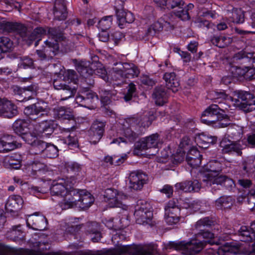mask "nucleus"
I'll use <instances>...</instances> for the list:
<instances>
[{"instance_id":"nucleus-1","label":"nucleus","mask_w":255,"mask_h":255,"mask_svg":"<svg viewBox=\"0 0 255 255\" xmlns=\"http://www.w3.org/2000/svg\"><path fill=\"white\" fill-rule=\"evenodd\" d=\"M0 29L3 33L15 32L19 34L27 44L30 45L36 39H40L45 30L41 27L35 28L32 31L28 30L23 24L17 22L3 21L0 23Z\"/></svg>"},{"instance_id":"nucleus-2","label":"nucleus","mask_w":255,"mask_h":255,"mask_svg":"<svg viewBox=\"0 0 255 255\" xmlns=\"http://www.w3.org/2000/svg\"><path fill=\"white\" fill-rule=\"evenodd\" d=\"M118 133L122 135L115 138L111 143H120L121 142L132 143L139 137L141 131L137 126V120L134 118H129L122 121L119 124Z\"/></svg>"},{"instance_id":"nucleus-3","label":"nucleus","mask_w":255,"mask_h":255,"mask_svg":"<svg viewBox=\"0 0 255 255\" xmlns=\"http://www.w3.org/2000/svg\"><path fill=\"white\" fill-rule=\"evenodd\" d=\"M225 110L216 104L209 106L202 113L201 119L203 123L212 126L215 128L227 127L229 123H225L223 120L228 118L225 114Z\"/></svg>"},{"instance_id":"nucleus-4","label":"nucleus","mask_w":255,"mask_h":255,"mask_svg":"<svg viewBox=\"0 0 255 255\" xmlns=\"http://www.w3.org/2000/svg\"><path fill=\"white\" fill-rule=\"evenodd\" d=\"M92 195L84 190H71V194L68 195L65 200L62 209L66 210L73 206H77L82 209L88 208L94 202Z\"/></svg>"},{"instance_id":"nucleus-5","label":"nucleus","mask_w":255,"mask_h":255,"mask_svg":"<svg viewBox=\"0 0 255 255\" xmlns=\"http://www.w3.org/2000/svg\"><path fill=\"white\" fill-rule=\"evenodd\" d=\"M118 67L113 68L112 78L115 81L124 83L126 78L137 77L139 74L137 67L132 63H117Z\"/></svg>"},{"instance_id":"nucleus-6","label":"nucleus","mask_w":255,"mask_h":255,"mask_svg":"<svg viewBox=\"0 0 255 255\" xmlns=\"http://www.w3.org/2000/svg\"><path fill=\"white\" fill-rule=\"evenodd\" d=\"M234 96L236 104L245 112L249 113L255 110V90L253 93L244 91H235Z\"/></svg>"},{"instance_id":"nucleus-7","label":"nucleus","mask_w":255,"mask_h":255,"mask_svg":"<svg viewBox=\"0 0 255 255\" xmlns=\"http://www.w3.org/2000/svg\"><path fill=\"white\" fill-rule=\"evenodd\" d=\"M174 19V15L172 13L164 14L147 29L146 36H153L163 29L166 31L173 29L175 24Z\"/></svg>"},{"instance_id":"nucleus-8","label":"nucleus","mask_w":255,"mask_h":255,"mask_svg":"<svg viewBox=\"0 0 255 255\" xmlns=\"http://www.w3.org/2000/svg\"><path fill=\"white\" fill-rule=\"evenodd\" d=\"M149 205L146 202H138L135 206L134 216L135 222L139 225L150 224L153 217L152 212L149 208Z\"/></svg>"},{"instance_id":"nucleus-9","label":"nucleus","mask_w":255,"mask_h":255,"mask_svg":"<svg viewBox=\"0 0 255 255\" xmlns=\"http://www.w3.org/2000/svg\"><path fill=\"white\" fill-rule=\"evenodd\" d=\"M49 108L44 102H38L25 108L24 114L32 121H35L39 118L47 115Z\"/></svg>"},{"instance_id":"nucleus-10","label":"nucleus","mask_w":255,"mask_h":255,"mask_svg":"<svg viewBox=\"0 0 255 255\" xmlns=\"http://www.w3.org/2000/svg\"><path fill=\"white\" fill-rule=\"evenodd\" d=\"M95 63L89 61H81L76 64V69L82 77L83 81L89 86L94 84L93 75L95 72Z\"/></svg>"},{"instance_id":"nucleus-11","label":"nucleus","mask_w":255,"mask_h":255,"mask_svg":"<svg viewBox=\"0 0 255 255\" xmlns=\"http://www.w3.org/2000/svg\"><path fill=\"white\" fill-rule=\"evenodd\" d=\"M254 53L249 52L246 49H245L236 53L232 58V61L235 64H252L250 66V71L253 78H255V56Z\"/></svg>"},{"instance_id":"nucleus-12","label":"nucleus","mask_w":255,"mask_h":255,"mask_svg":"<svg viewBox=\"0 0 255 255\" xmlns=\"http://www.w3.org/2000/svg\"><path fill=\"white\" fill-rule=\"evenodd\" d=\"M115 8L118 23L121 28H123L127 23H131L134 20L133 14L130 11H126L124 9V1L116 0Z\"/></svg>"},{"instance_id":"nucleus-13","label":"nucleus","mask_w":255,"mask_h":255,"mask_svg":"<svg viewBox=\"0 0 255 255\" xmlns=\"http://www.w3.org/2000/svg\"><path fill=\"white\" fill-rule=\"evenodd\" d=\"M104 196L110 207H119L125 210L128 209V206L120 200L123 197L126 198V196L119 194L117 190L108 188L105 190Z\"/></svg>"},{"instance_id":"nucleus-14","label":"nucleus","mask_w":255,"mask_h":255,"mask_svg":"<svg viewBox=\"0 0 255 255\" xmlns=\"http://www.w3.org/2000/svg\"><path fill=\"white\" fill-rule=\"evenodd\" d=\"M220 146L223 153H236L238 155L242 154L243 146L240 141H233L224 138L221 141Z\"/></svg>"},{"instance_id":"nucleus-15","label":"nucleus","mask_w":255,"mask_h":255,"mask_svg":"<svg viewBox=\"0 0 255 255\" xmlns=\"http://www.w3.org/2000/svg\"><path fill=\"white\" fill-rule=\"evenodd\" d=\"M26 224L35 230L43 231L46 228L47 220L43 215L35 213L28 216Z\"/></svg>"},{"instance_id":"nucleus-16","label":"nucleus","mask_w":255,"mask_h":255,"mask_svg":"<svg viewBox=\"0 0 255 255\" xmlns=\"http://www.w3.org/2000/svg\"><path fill=\"white\" fill-rule=\"evenodd\" d=\"M18 114L17 106L11 101L0 99V116L11 118Z\"/></svg>"},{"instance_id":"nucleus-17","label":"nucleus","mask_w":255,"mask_h":255,"mask_svg":"<svg viewBox=\"0 0 255 255\" xmlns=\"http://www.w3.org/2000/svg\"><path fill=\"white\" fill-rule=\"evenodd\" d=\"M160 136L158 133L152 134L138 142L136 148L140 150H146L150 148H156L160 143Z\"/></svg>"},{"instance_id":"nucleus-18","label":"nucleus","mask_w":255,"mask_h":255,"mask_svg":"<svg viewBox=\"0 0 255 255\" xmlns=\"http://www.w3.org/2000/svg\"><path fill=\"white\" fill-rule=\"evenodd\" d=\"M175 187L177 190H182L184 192H198L201 188V184L198 180H186L175 184Z\"/></svg>"},{"instance_id":"nucleus-19","label":"nucleus","mask_w":255,"mask_h":255,"mask_svg":"<svg viewBox=\"0 0 255 255\" xmlns=\"http://www.w3.org/2000/svg\"><path fill=\"white\" fill-rule=\"evenodd\" d=\"M23 204V200L19 195H12L8 198L5 205L7 212L15 213L20 210Z\"/></svg>"},{"instance_id":"nucleus-20","label":"nucleus","mask_w":255,"mask_h":255,"mask_svg":"<svg viewBox=\"0 0 255 255\" xmlns=\"http://www.w3.org/2000/svg\"><path fill=\"white\" fill-rule=\"evenodd\" d=\"M42 28H43V27ZM43 29L46 31L45 33L41 35L40 39L38 38L35 40H36L35 44V46L38 45V42L41 39L42 36L46 34L47 31L49 37H51L52 39L54 40L55 41L54 42L58 43V42H61L62 45H65V43H66V38L64 36L63 31L59 27H49L47 28V30L44 28Z\"/></svg>"},{"instance_id":"nucleus-21","label":"nucleus","mask_w":255,"mask_h":255,"mask_svg":"<svg viewBox=\"0 0 255 255\" xmlns=\"http://www.w3.org/2000/svg\"><path fill=\"white\" fill-rule=\"evenodd\" d=\"M168 95V89L162 85L156 87L152 94L155 104L158 106H163L167 103Z\"/></svg>"},{"instance_id":"nucleus-22","label":"nucleus","mask_w":255,"mask_h":255,"mask_svg":"<svg viewBox=\"0 0 255 255\" xmlns=\"http://www.w3.org/2000/svg\"><path fill=\"white\" fill-rule=\"evenodd\" d=\"M22 157L18 153L12 154L4 157L3 159L4 167L8 169H17L21 166Z\"/></svg>"},{"instance_id":"nucleus-23","label":"nucleus","mask_w":255,"mask_h":255,"mask_svg":"<svg viewBox=\"0 0 255 255\" xmlns=\"http://www.w3.org/2000/svg\"><path fill=\"white\" fill-rule=\"evenodd\" d=\"M67 11L64 0H56L53 8L54 19L58 20H64L67 16Z\"/></svg>"},{"instance_id":"nucleus-24","label":"nucleus","mask_w":255,"mask_h":255,"mask_svg":"<svg viewBox=\"0 0 255 255\" xmlns=\"http://www.w3.org/2000/svg\"><path fill=\"white\" fill-rule=\"evenodd\" d=\"M71 190L68 191L67 188L62 183L53 184L50 188V193L52 196H57L63 197V199L60 201V205L62 208V205L64 204L65 200L68 195L71 194Z\"/></svg>"},{"instance_id":"nucleus-25","label":"nucleus","mask_w":255,"mask_h":255,"mask_svg":"<svg viewBox=\"0 0 255 255\" xmlns=\"http://www.w3.org/2000/svg\"><path fill=\"white\" fill-rule=\"evenodd\" d=\"M202 157V155L198 150L192 148L187 154L186 161L191 167L196 168L201 164Z\"/></svg>"},{"instance_id":"nucleus-26","label":"nucleus","mask_w":255,"mask_h":255,"mask_svg":"<svg viewBox=\"0 0 255 255\" xmlns=\"http://www.w3.org/2000/svg\"><path fill=\"white\" fill-rule=\"evenodd\" d=\"M163 79L166 82V87L173 93L177 92L180 89V84L174 72L165 73Z\"/></svg>"},{"instance_id":"nucleus-27","label":"nucleus","mask_w":255,"mask_h":255,"mask_svg":"<svg viewBox=\"0 0 255 255\" xmlns=\"http://www.w3.org/2000/svg\"><path fill=\"white\" fill-rule=\"evenodd\" d=\"M105 124L104 122L98 121H95L90 128L91 134L93 133V142L95 143L99 141L103 136L105 131Z\"/></svg>"},{"instance_id":"nucleus-28","label":"nucleus","mask_w":255,"mask_h":255,"mask_svg":"<svg viewBox=\"0 0 255 255\" xmlns=\"http://www.w3.org/2000/svg\"><path fill=\"white\" fill-rule=\"evenodd\" d=\"M28 168L31 170L33 175L37 176H42L49 171L46 165L37 160L30 162L28 164Z\"/></svg>"},{"instance_id":"nucleus-29","label":"nucleus","mask_w":255,"mask_h":255,"mask_svg":"<svg viewBox=\"0 0 255 255\" xmlns=\"http://www.w3.org/2000/svg\"><path fill=\"white\" fill-rule=\"evenodd\" d=\"M53 116L55 119L60 121H72L73 123H75L74 116L72 113L69 111L67 110L64 107L54 108L53 110Z\"/></svg>"},{"instance_id":"nucleus-30","label":"nucleus","mask_w":255,"mask_h":255,"mask_svg":"<svg viewBox=\"0 0 255 255\" xmlns=\"http://www.w3.org/2000/svg\"><path fill=\"white\" fill-rule=\"evenodd\" d=\"M234 200L231 196L224 195L218 198L215 202V206L218 210L231 209Z\"/></svg>"},{"instance_id":"nucleus-31","label":"nucleus","mask_w":255,"mask_h":255,"mask_svg":"<svg viewBox=\"0 0 255 255\" xmlns=\"http://www.w3.org/2000/svg\"><path fill=\"white\" fill-rule=\"evenodd\" d=\"M210 41L211 43L219 48H224L232 42L231 37L223 35L214 34L211 36Z\"/></svg>"},{"instance_id":"nucleus-32","label":"nucleus","mask_w":255,"mask_h":255,"mask_svg":"<svg viewBox=\"0 0 255 255\" xmlns=\"http://www.w3.org/2000/svg\"><path fill=\"white\" fill-rule=\"evenodd\" d=\"M180 218V209H175L172 211H165L164 219L169 225H176L179 222Z\"/></svg>"},{"instance_id":"nucleus-33","label":"nucleus","mask_w":255,"mask_h":255,"mask_svg":"<svg viewBox=\"0 0 255 255\" xmlns=\"http://www.w3.org/2000/svg\"><path fill=\"white\" fill-rule=\"evenodd\" d=\"M196 140L202 147H208L210 144H214L217 141V137L202 133L196 138Z\"/></svg>"},{"instance_id":"nucleus-34","label":"nucleus","mask_w":255,"mask_h":255,"mask_svg":"<svg viewBox=\"0 0 255 255\" xmlns=\"http://www.w3.org/2000/svg\"><path fill=\"white\" fill-rule=\"evenodd\" d=\"M42 47L48 59H51L56 55L59 48L58 43L52 42L48 40L45 41V45Z\"/></svg>"},{"instance_id":"nucleus-35","label":"nucleus","mask_w":255,"mask_h":255,"mask_svg":"<svg viewBox=\"0 0 255 255\" xmlns=\"http://www.w3.org/2000/svg\"><path fill=\"white\" fill-rule=\"evenodd\" d=\"M155 117L152 112H147L144 113L140 116L139 119H137V126H138V128L140 127L143 128L148 127L151 125L152 122L155 120Z\"/></svg>"},{"instance_id":"nucleus-36","label":"nucleus","mask_w":255,"mask_h":255,"mask_svg":"<svg viewBox=\"0 0 255 255\" xmlns=\"http://www.w3.org/2000/svg\"><path fill=\"white\" fill-rule=\"evenodd\" d=\"M238 235L241 236V241L250 242L255 240V232H251L246 226H242L238 231Z\"/></svg>"},{"instance_id":"nucleus-37","label":"nucleus","mask_w":255,"mask_h":255,"mask_svg":"<svg viewBox=\"0 0 255 255\" xmlns=\"http://www.w3.org/2000/svg\"><path fill=\"white\" fill-rule=\"evenodd\" d=\"M47 143L43 140L38 139H35L31 143L30 152L32 154L44 153Z\"/></svg>"},{"instance_id":"nucleus-38","label":"nucleus","mask_w":255,"mask_h":255,"mask_svg":"<svg viewBox=\"0 0 255 255\" xmlns=\"http://www.w3.org/2000/svg\"><path fill=\"white\" fill-rule=\"evenodd\" d=\"M223 164L216 160L210 161L206 165L205 169L208 171L207 174H220L222 170Z\"/></svg>"},{"instance_id":"nucleus-39","label":"nucleus","mask_w":255,"mask_h":255,"mask_svg":"<svg viewBox=\"0 0 255 255\" xmlns=\"http://www.w3.org/2000/svg\"><path fill=\"white\" fill-rule=\"evenodd\" d=\"M220 174H206V176L207 179H204L203 181H207V184L208 185L212 186L216 184L217 185H223V182L226 176L219 175Z\"/></svg>"},{"instance_id":"nucleus-40","label":"nucleus","mask_w":255,"mask_h":255,"mask_svg":"<svg viewBox=\"0 0 255 255\" xmlns=\"http://www.w3.org/2000/svg\"><path fill=\"white\" fill-rule=\"evenodd\" d=\"M99 225L95 222L91 223L88 227L87 232L89 234L94 235L91 237V240L94 243L98 242L101 238V234L99 231Z\"/></svg>"},{"instance_id":"nucleus-41","label":"nucleus","mask_w":255,"mask_h":255,"mask_svg":"<svg viewBox=\"0 0 255 255\" xmlns=\"http://www.w3.org/2000/svg\"><path fill=\"white\" fill-rule=\"evenodd\" d=\"M129 179H133V180H134L133 182L140 181L146 184L148 177L147 174L145 172L141 170H136L132 171L130 173Z\"/></svg>"},{"instance_id":"nucleus-42","label":"nucleus","mask_w":255,"mask_h":255,"mask_svg":"<svg viewBox=\"0 0 255 255\" xmlns=\"http://www.w3.org/2000/svg\"><path fill=\"white\" fill-rule=\"evenodd\" d=\"M13 48V42L7 37H0V52L10 51Z\"/></svg>"},{"instance_id":"nucleus-43","label":"nucleus","mask_w":255,"mask_h":255,"mask_svg":"<svg viewBox=\"0 0 255 255\" xmlns=\"http://www.w3.org/2000/svg\"><path fill=\"white\" fill-rule=\"evenodd\" d=\"M243 67L238 66H233L231 68V72L233 76L236 78L244 76L245 74L249 72L250 65L244 64Z\"/></svg>"},{"instance_id":"nucleus-44","label":"nucleus","mask_w":255,"mask_h":255,"mask_svg":"<svg viewBox=\"0 0 255 255\" xmlns=\"http://www.w3.org/2000/svg\"><path fill=\"white\" fill-rule=\"evenodd\" d=\"M54 124L52 122H43L40 124L39 132L45 135H50L54 131Z\"/></svg>"},{"instance_id":"nucleus-45","label":"nucleus","mask_w":255,"mask_h":255,"mask_svg":"<svg viewBox=\"0 0 255 255\" xmlns=\"http://www.w3.org/2000/svg\"><path fill=\"white\" fill-rule=\"evenodd\" d=\"M76 90L75 88L70 85H67L65 87L61 90L60 96L61 101H65L74 96L76 93Z\"/></svg>"},{"instance_id":"nucleus-46","label":"nucleus","mask_w":255,"mask_h":255,"mask_svg":"<svg viewBox=\"0 0 255 255\" xmlns=\"http://www.w3.org/2000/svg\"><path fill=\"white\" fill-rule=\"evenodd\" d=\"M244 12L241 9H233L230 17L234 23H241L244 21Z\"/></svg>"},{"instance_id":"nucleus-47","label":"nucleus","mask_w":255,"mask_h":255,"mask_svg":"<svg viewBox=\"0 0 255 255\" xmlns=\"http://www.w3.org/2000/svg\"><path fill=\"white\" fill-rule=\"evenodd\" d=\"M113 21V16H106L98 21V27L102 31H105L110 28Z\"/></svg>"},{"instance_id":"nucleus-48","label":"nucleus","mask_w":255,"mask_h":255,"mask_svg":"<svg viewBox=\"0 0 255 255\" xmlns=\"http://www.w3.org/2000/svg\"><path fill=\"white\" fill-rule=\"evenodd\" d=\"M26 123L23 120L19 119L14 122L12 125L14 131L17 134H24L25 132Z\"/></svg>"},{"instance_id":"nucleus-49","label":"nucleus","mask_w":255,"mask_h":255,"mask_svg":"<svg viewBox=\"0 0 255 255\" xmlns=\"http://www.w3.org/2000/svg\"><path fill=\"white\" fill-rule=\"evenodd\" d=\"M44 154L47 158H55L58 155V149L54 145L47 143Z\"/></svg>"},{"instance_id":"nucleus-50","label":"nucleus","mask_w":255,"mask_h":255,"mask_svg":"<svg viewBox=\"0 0 255 255\" xmlns=\"http://www.w3.org/2000/svg\"><path fill=\"white\" fill-rule=\"evenodd\" d=\"M18 143L15 140L14 138L10 135L6 136L5 146V152L12 150L18 147Z\"/></svg>"},{"instance_id":"nucleus-51","label":"nucleus","mask_w":255,"mask_h":255,"mask_svg":"<svg viewBox=\"0 0 255 255\" xmlns=\"http://www.w3.org/2000/svg\"><path fill=\"white\" fill-rule=\"evenodd\" d=\"M196 26L199 28L208 29L213 27V24L209 20L202 17H198L195 20Z\"/></svg>"},{"instance_id":"nucleus-52","label":"nucleus","mask_w":255,"mask_h":255,"mask_svg":"<svg viewBox=\"0 0 255 255\" xmlns=\"http://www.w3.org/2000/svg\"><path fill=\"white\" fill-rule=\"evenodd\" d=\"M65 143L67 144L70 148H75L78 146V138L73 133L70 134L65 139Z\"/></svg>"},{"instance_id":"nucleus-53","label":"nucleus","mask_w":255,"mask_h":255,"mask_svg":"<svg viewBox=\"0 0 255 255\" xmlns=\"http://www.w3.org/2000/svg\"><path fill=\"white\" fill-rule=\"evenodd\" d=\"M20 62L18 64L19 67L24 69L31 67L33 66V60L27 56L19 57Z\"/></svg>"},{"instance_id":"nucleus-54","label":"nucleus","mask_w":255,"mask_h":255,"mask_svg":"<svg viewBox=\"0 0 255 255\" xmlns=\"http://www.w3.org/2000/svg\"><path fill=\"white\" fill-rule=\"evenodd\" d=\"M136 91L135 85L130 83L128 87V91L124 97L125 101L128 102L131 100Z\"/></svg>"},{"instance_id":"nucleus-55","label":"nucleus","mask_w":255,"mask_h":255,"mask_svg":"<svg viewBox=\"0 0 255 255\" xmlns=\"http://www.w3.org/2000/svg\"><path fill=\"white\" fill-rule=\"evenodd\" d=\"M58 77L59 78V79H54L53 81V86L54 88L56 90H61L64 87H65L67 85L66 84V81L64 80L63 79H62L61 72H60L58 74Z\"/></svg>"},{"instance_id":"nucleus-56","label":"nucleus","mask_w":255,"mask_h":255,"mask_svg":"<svg viewBox=\"0 0 255 255\" xmlns=\"http://www.w3.org/2000/svg\"><path fill=\"white\" fill-rule=\"evenodd\" d=\"M62 76L64 80L73 83L76 82L77 78L75 71L72 70H68L64 74H62Z\"/></svg>"},{"instance_id":"nucleus-57","label":"nucleus","mask_w":255,"mask_h":255,"mask_svg":"<svg viewBox=\"0 0 255 255\" xmlns=\"http://www.w3.org/2000/svg\"><path fill=\"white\" fill-rule=\"evenodd\" d=\"M16 89H17V91H18V94H22L23 93H24L26 91H29L32 92V94L35 93L36 91L38 89V87L37 84H31L29 86H25L23 88H22V89H21L20 88L18 87H16L15 89H14V90H16Z\"/></svg>"},{"instance_id":"nucleus-58","label":"nucleus","mask_w":255,"mask_h":255,"mask_svg":"<svg viewBox=\"0 0 255 255\" xmlns=\"http://www.w3.org/2000/svg\"><path fill=\"white\" fill-rule=\"evenodd\" d=\"M85 102L87 105V107L89 108L90 104L94 102L95 101H97L98 98L97 95L92 92H88L85 93Z\"/></svg>"},{"instance_id":"nucleus-59","label":"nucleus","mask_w":255,"mask_h":255,"mask_svg":"<svg viewBox=\"0 0 255 255\" xmlns=\"http://www.w3.org/2000/svg\"><path fill=\"white\" fill-rule=\"evenodd\" d=\"M123 37V34L120 31H115L111 33L110 36V42H113L115 45L118 44L122 38Z\"/></svg>"},{"instance_id":"nucleus-60","label":"nucleus","mask_w":255,"mask_h":255,"mask_svg":"<svg viewBox=\"0 0 255 255\" xmlns=\"http://www.w3.org/2000/svg\"><path fill=\"white\" fill-rule=\"evenodd\" d=\"M184 4L183 0H167L165 5L168 8H173L175 7H180Z\"/></svg>"},{"instance_id":"nucleus-61","label":"nucleus","mask_w":255,"mask_h":255,"mask_svg":"<svg viewBox=\"0 0 255 255\" xmlns=\"http://www.w3.org/2000/svg\"><path fill=\"white\" fill-rule=\"evenodd\" d=\"M174 51L178 52L184 62L187 63L190 61L191 56L188 52L182 51L178 48H175Z\"/></svg>"},{"instance_id":"nucleus-62","label":"nucleus","mask_w":255,"mask_h":255,"mask_svg":"<svg viewBox=\"0 0 255 255\" xmlns=\"http://www.w3.org/2000/svg\"><path fill=\"white\" fill-rule=\"evenodd\" d=\"M3 2L6 5L7 10H10L13 8L19 10V8L21 7L19 3L13 1V0H3Z\"/></svg>"},{"instance_id":"nucleus-63","label":"nucleus","mask_w":255,"mask_h":255,"mask_svg":"<svg viewBox=\"0 0 255 255\" xmlns=\"http://www.w3.org/2000/svg\"><path fill=\"white\" fill-rule=\"evenodd\" d=\"M134 180L133 179H129V188L134 190H139L142 188L143 185L146 183H143L140 181H136V182H133Z\"/></svg>"},{"instance_id":"nucleus-64","label":"nucleus","mask_w":255,"mask_h":255,"mask_svg":"<svg viewBox=\"0 0 255 255\" xmlns=\"http://www.w3.org/2000/svg\"><path fill=\"white\" fill-rule=\"evenodd\" d=\"M175 15L182 20H186L190 19V15L187 10L182 9L174 13Z\"/></svg>"}]
</instances>
